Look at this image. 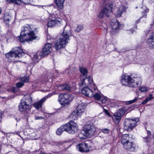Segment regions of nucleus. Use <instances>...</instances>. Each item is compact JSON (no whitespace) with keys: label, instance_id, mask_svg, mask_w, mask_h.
I'll return each instance as SVG.
<instances>
[{"label":"nucleus","instance_id":"obj_1","mask_svg":"<svg viewBox=\"0 0 154 154\" xmlns=\"http://www.w3.org/2000/svg\"><path fill=\"white\" fill-rule=\"evenodd\" d=\"M32 26L28 25L26 26H23L21 29L20 35L19 37L20 41L22 42L25 41L30 42L36 39L37 36L36 34L37 29H33Z\"/></svg>","mask_w":154,"mask_h":154},{"label":"nucleus","instance_id":"obj_2","mask_svg":"<svg viewBox=\"0 0 154 154\" xmlns=\"http://www.w3.org/2000/svg\"><path fill=\"white\" fill-rule=\"evenodd\" d=\"M79 85L82 89V93L89 97H92L93 92L87 87L90 86L91 88H94L95 91L96 90L95 84L93 82L92 77L91 75H89L87 78H84L79 83Z\"/></svg>","mask_w":154,"mask_h":154},{"label":"nucleus","instance_id":"obj_3","mask_svg":"<svg viewBox=\"0 0 154 154\" xmlns=\"http://www.w3.org/2000/svg\"><path fill=\"white\" fill-rule=\"evenodd\" d=\"M141 79L140 77L134 76L132 74L131 75H123L121 80L123 85L132 88L137 87L141 83Z\"/></svg>","mask_w":154,"mask_h":154},{"label":"nucleus","instance_id":"obj_4","mask_svg":"<svg viewBox=\"0 0 154 154\" xmlns=\"http://www.w3.org/2000/svg\"><path fill=\"white\" fill-rule=\"evenodd\" d=\"M72 36L70 30L66 31L64 29L63 33L57 38L54 46L56 50L64 48L68 43L70 37Z\"/></svg>","mask_w":154,"mask_h":154},{"label":"nucleus","instance_id":"obj_5","mask_svg":"<svg viewBox=\"0 0 154 154\" xmlns=\"http://www.w3.org/2000/svg\"><path fill=\"white\" fill-rule=\"evenodd\" d=\"M128 135L124 134L122 135L121 142L124 148L131 152L135 150V145L134 142L130 140Z\"/></svg>","mask_w":154,"mask_h":154},{"label":"nucleus","instance_id":"obj_6","mask_svg":"<svg viewBox=\"0 0 154 154\" xmlns=\"http://www.w3.org/2000/svg\"><path fill=\"white\" fill-rule=\"evenodd\" d=\"M24 52L20 47H16L13 49V51L5 54L6 57L10 60H12L14 58H20L24 55Z\"/></svg>","mask_w":154,"mask_h":154},{"label":"nucleus","instance_id":"obj_7","mask_svg":"<svg viewBox=\"0 0 154 154\" xmlns=\"http://www.w3.org/2000/svg\"><path fill=\"white\" fill-rule=\"evenodd\" d=\"M138 118H135L134 119H125L124 128L125 130L128 131H131L137 125V123L139 121Z\"/></svg>","mask_w":154,"mask_h":154},{"label":"nucleus","instance_id":"obj_8","mask_svg":"<svg viewBox=\"0 0 154 154\" xmlns=\"http://www.w3.org/2000/svg\"><path fill=\"white\" fill-rule=\"evenodd\" d=\"M58 100L62 105L69 104L73 99V95L68 94H61L58 96Z\"/></svg>","mask_w":154,"mask_h":154},{"label":"nucleus","instance_id":"obj_9","mask_svg":"<svg viewBox=\"0 0 154 154\" xmlns=\"http://www.w3.org/2000/svg\"><path fill=\"white\" fill-rule=\"evenodd\" d=\"M112 5L110 3H108L105 5L104 8L101 10L98 15V17L100 19L104 17H109L112 13Z\"/></svg>","mask_w":154,"mask_h":154},{"label":"nucleus","instance_id":"obj_10","mask_svg":"<svg viewBox=\"0 0 154 154\" xmlns=\"http://www.w3.org/2000/svg\"><path fill=\"white\" fill-rule=\"evenodd\" d=\"M110 24L112 29L111 32L113 34H116L124 26L123 24H120L115 18L112 19L111 21Z\"/></svg>","mask_w":154,"mask_h":154},{"label":"nucleus","instance_id":"obj_11","mask_svg":"<svg viewBox=\"0 0 154 154\" xmlns=\"http://www.w3.org/2000/svg\"><path fill=\"white\" fill-rule=\"evenodd\" d=\"M66 131L69 133L73 134L79 130V127L77 124L73 121H70L65 124Z\"/></svg>","mask_w":154,"mask_h":154},{"label":"nucleus","instance_id":"obj_12","mask_svg":"<svg viewBox=\"0 0 154 154\" xmlns=\"http://www.w3.org/2000/svg\"><path fill=\"white\" fill-rule=\"evenodd\" d=\"M83 132L88 137L94 134L96 130L94 125L92 124H87L85 125L82 129Z\"/></svg>","mask_w":154,"mask_h":154},{"label":"nucleus","instance_id":"obj_13","mask_svg":"<svg viewBox=\"0 0 154 154\" xmlns=\"http://www.w3.org/2000/svg\"><path fill=\"white\" fill-rule=\"evenodd\" d=\"M125 113L122 109H120L115 113L112 116V119L114 122L116 124H118L120 122L121 117Z\"/></svg>","mask_w":154,"mask_h":154},{"label":"nucleus","instance_id":"obj_14","mask_svg":"<svg viewBox=\"0 0 154 154\" xmlns=\"http://www.w3.org/2000/svg\"><path fill=\"white\" fill-rule=\"evenodd\" d=\"M61 20L59 18H55L49 17L48 22V25L49 27H52L54 26L60 25L61 24Z\"/></svg>","mask_w":154,"mask_h":154},{"label":"nucleus","instance_id":"obj_15","mask_svg":"<svg viewBox=\"0 0 154 154\" xmlns=\"http://www.w3.org/2000/svg\"><path fill=\"white\" fill-rule=\"evenodd\" d=\"M92 97L94 98L95 100H96L97 103L100 104L102 103H105L107 101L106 98L98 93L93 92Z\"/></svg>","mask_w":154,"mask_h":154},{"label":"nucleus","instance_id":"obj_16","mask_svg":"<svg viewBox=\"0 0 154 154\" xmlns=\"http://www.w3.org/2000/svg\"><path fill=\"white\" fill-rule=\"evenodd\" d=\"M19 109L20 112L26 114L30 111L31 106L30 105H28L20 101L19 105Z\"/></svg>","mask_w":154,"mask_h":154},{"label":"nucleus","instance_id":"obj_17","mask_svg":"<svg viewBox=\"0 0 154 154\" xmlns=\"http://www.w3.org/2000/svg\"><path fill=\"white\" fill-rule=\"evenodd\" d=\"M53 94H50L45 96L42 99L34 103L33 104V106L37 109H38L39 108H42L43 103L45 100L49 97H51Z\"/></svg>","mask_w":154,"mask_h":154},{"label":"nucleus","instance_id":"obj_18","mask_svg":"<svg viewBox=\"0 0 154 154\" xmlns=\"http://www.w3.org/2000/svg\"><path fill=\"white\" fill-rule=\"evenodd\" d=\"M76 147L79 151L82 152H87L90 151V146L85 142H83L76 146Z\"/></svg>","mask_w":154,"mask_h":154},{"label":"nucleus","instance_id":"obj_19","mask_svg":"<svg viewBox=\"0 0 154 154\" xmlns=\"http://www.w3.org/2000/svg\"><path fill=\"white\" fill-rule=\"evenodd\" d=\"M51 47V44H46L43 48L42 51L40 52V56L44 57L48 54L50 52Z\"/></svg>","mask_w":154,"mask_h":154},{"label":"nucleus","instance_id":"obj_20","mask_svg":"<svg viewBox=\"0 0 154 154\" xmlns=\"http://www.w3.org/2000/svg\"><path fill=\"white\" fill-rule=\"evenodd\" d=\"M9 3H13L17 5H20L22 3L25 4H28L31 3L33 0H7Z\"/></svg>","mask_w":154,"mask_h":154},{"label":"nucleus","instance_id":"obj_21","mask_svg":"<svg viewBox=\"0 0 154 154\" xmlns=\"http://www.w3.org/2000/svg\"><path fill=\"white\" fill-rule=\"evenodd\" d=\"M146 43L152 49H154V34H152L149 36L146 41Z\"/></svg>","mask_w":154,"mask_h":154},{"label":"nucleus","instance_id":"obj_22","mask_svg":"<svg viewBox=\"0 0 154 154\" xmlns=\"http://www.w3.org/2000/svg\"><path fill=\"white\" fill-rule=\"evenodd\" d=\"M20 101L28 105H30L32 102V98L29 95H26L24 96L23 99L21 100Z\"/></svg>","mask_w":154,"mask_h":154},{"label":"nucleus","instance_id":"obj_23","mask_svg":"<svg viewBox=\"0 0 154 154\" xmlns=\"http://www.w3.org/2000/svg\"><path fill=\"white\" fill-rule=\"evenodd\" d=\"M126 9L125 6L121 5L119 7V10L116 13V15L117 17H121L123 12H125Z\"/></svg>","mask_w":154,"mask_h":154},{"label":"nucleus","instance_id":"obj_24","mask_svg":"<svg viewBox=\"0 0 154 154\" xmlns=\"http://www.w3.org/2000/svg\"><path fill=\"white\" fill-rule=\"evenodd\" d=\"M85 107L84 103L80 104L75 111L80 115L84 111Z\"/></svg>","mask_w":154,"mask_h":154},{"label":"nucleus","instance_id":"obj_25","mask_svg":"<svg viewBox=\"0 0 154 154\" xmlns=\"http://www.w3.org/2000/svg\"><path fill=\"white\" fill-rule=\"evenodd\" d=\"M64 1L65 0H54L56 5L60 9L63 8Z\"/></svg>","mask_w":154,"mask_h":154},{"label":"nucleus","instance_id":"obj_26","mask_svg":"<svg viewBox=\"0 0 154 154\" xmlns=\"http://www.w3.org/2000/svg\"><path fill=\"white\" fill-rule=\"evenodd\" d=\"M66 126L65 124L57 129L56 131V134L58 135H60L63 131H66Z\"/></svg>","mask_w":154,"mask_h":154},{"label":"nucleus","instance_id":"obj_27","mask_svg":"<svg viewBox=\"0 0 154 154\" xmlns=\"http://www.w3.org/2000/svg\"><path fill=\"white\" fill-rule=\"evenodd\" d=\"M58 89L60 91H69L70 90V87L69 85L65 84L59 86Z\"/></svg>","mask_w":154,"mask_h":154},{"label":"nucleus","instance_id":"obj_28","mask_svg":"<svg viewBox=\"0 0 154 154\" xmlns=\"http://www.w3.org/2000/svg\"><path fill=\"white\" fill-rule=\"evenodd\" d=\"M142 8L144 9V11H143L142 12V14H144V15L143 16L140 17L138 20L136 21L135 23H136V24H137L140 22V19H141L142 17H145L146 16L147 14L146 13L148 12L149 11V9L148 8H146V7H142Z\"/></svg>","mask_w":154,"mask_h":154},{"label":"nucleus","instance_id":"obj_29","mask_svg":"<svg viewBox=\"0 0 154 154\" xmlns=\"http://www.w3.org/2000/svg\"><path fill=\"white\" fill-rule=\"evenodd\" d=\"M80 115L75 110L70 115L69 117L72 120H75Z\"/></svg>","mask_w":154,"mask_h":154},{"label":"nucleus","instance_id":"obj_30","mask_svg":"<svg viewBox=\"0 0 154 154\" xmlns=\"http://www.w3.org/2000/svg\"><path fill=\"white\" fill-rule=\"evenodd\" d=\"M79 70L81 73L83 75V76L84 77V78H82L83 79L84 78H88L86 77L87 76V74L88 73V71L86 68L80 67Z\"/></svg>","mask_w":154,"mask_h":154},{"label":"nucleus","instance_id":"obj_31","mask_svg":"<svg viewBox=\"0 0 154 154\" xmlns=\"http://www.w3.org/2000/svg\"><path fill=\"white\" fill-rule=\"evenodd\" d=\"M65 72L70 76L74 74V72L73 71V69L72 68L70 67L68 69L65 70Z\"/></svg>","mask_w":154,"mask_h":154},{"label":"nucleus","instance_id":"obj_32","mask_svg":"<svg viewBox=\"0 0 154 154\" xmlns=\"http://www.w3.org/2000/svg\"><path fill=\"white\" fill-rule=\"evenodd\" d=\"M84 28V27L83 25L82 24L77 25L76 29L75 30V31L76 32H79L82 30Z\"/></svg>","mask_w":154,"mask_h":154},{"label":"nucleus","instance_id":"obj_33","mask_svg":"<svg viewBox=\"0 0 154 154\" xmlns=\"http://www.w3.org/2000/svg\"><path fill=\"white\" fill-rule=\"evenodd\" d=\"M83 130H82L81 133L79 134V137L81 139H85L88 137L85 133H83Z\"/></svg>","mask_w":154,"mask_h":154},{"label":"nucleus","instance_id":"obj_34","mask_svg":"<svg viewBox=\"0 0 154 154\" xmlns=\"http://www.w3.org/2000/svg\"><path fill=\"white\" fill-rule=\"evenodd\" d=\"M32 60L35 63L38 62L39 61L38 55L37 54H34L32 58Z\"/></svg>","mask_w":154,"mask_h":154},{"label":"nucleus","instance_id":"obj_35","mask_svg":"<svg viewBox=\"0 0 154 154\" xmlns=\"http://www.w3.org/2000/svg\"><path fill=\"white\" fill-rule=\"evenodd\" d=\"M29 76L24 77L22 78L21 79V81L23 82H29Z\"/></svg>","mask_w":154,"mask_h":154},{"label":"nucleus","instance_id":"obj_36","mask_svg":"<svg viewBox=\"0 0 154 154\" xmlns=\"http://www.w3.org/2000/svg\"><path fill=\"white\" fill-rule=\"evenodd\" d=\"M138 98L137 97H135L133 100H130L127 102L126 103L127 104H130L134 103L137 101Z\"/></svg>","mask_w":154,"mask_h":154},{"label":"nucleus","instance_id":"obj_37","mask_svg":"<svg viewBox=\"0 0 154 154\" xmlns=\"http://www.w3.org/2000/svg\"><path fill=\"white\" fill-rule=\"evenodd\" d=\"M139 90L141 92H146L148 90L147 88L144 87H140Z\"/></svg>","mask_w":154,"mask_h":154},{"label":"nucleus","instance_id":"obj_38","mask_svg":"<svg viewBox=\"0 0 154 154\" xmlns=\"http://www.w3.org/2000/svg\"><path fill=\"white\" fill-rule=\"evenodd\" d=\"M143 138L144 139V141L147 143H149L151 140V137L149 136Z\"/></svg>","mask_w":154,"mask_h":154},{"label":"nucleus","instance_id":"obj_39","mask_svg":"<svg viewBox=\"0 0 154 154\" xmlns=\"http://www.w3.org/2000/svg\"><path fill=\"white\" fill-rule=\"evenodd\" d=\"M11 18V17L9 16H5V17H4V21H5V23L6 24H8L7 22L9 21L10 20Z\"/></svg>","mask_w":154,"mask_h":154},{"label":"nucleus","instance_id":"obj_40","mask_svg":"<svg viewBox=\"0 0 154 154\" xmlns=\"http://www.w3.org/2000/svg\"><path fill=\"white\" fill-rule=\"evenodd\" d=\"M24 85L23 83L21 81L20 82H18L16 84V86L17 88H20L23 86Z\"/></svg>","mask_w":154,"mask_h":154},{"label":"nucleus","instance_id":"obj_41","mask_svg":"<svg viewBox=\"0 0 154 154\" xmlns=\"http://www.w3.org/2000/svg\"><path fill=\"white\" fill-rule=\"evenodd\" d=\"M102 131L104 133L108 134L109 132V130L107 128L102 129Z\"/></svg>","mask_w":154,"mask_h":154},{"label":"nucleus","instance_id":"obj_42","mask_svg":"<svg viewBox=\"0 0 154 154\" xmlns=\"http://www.w3.org/2000/svg\"><path fill=\"white\" fill-rule=\"evenodd\" d=\"M35 120H42L44 119V118L42 116H35Z\"/></svg>","mask_w":154,"mask_h":154},{"label":"nucleus","instance_id":"obj_43","mask_svg":"<svg viewBox=\"0 0 154 154\" xmlns=\"http://www.w3.org/2000/svg\"><path fill=\"white\" fill-rule=\"evenodd\" d=\"M153 95L151 94H150L149 95V96L148 97L146 98V99L147 100L149 101L150 100H151L153 98L152 97Z\"/></svg>","mask_w":154,"mask_h":154},{"label":"nucleus","instance_id":"obj_44","mask_svg":"<svg viewBox=\"0 0 154 154\" xmlns=\"http://www.w3.org/2000/svg\"><path fill=\"white\" fill-rule=\"evenodd\" d=\"M45 7L47 8L49 11H50V10L51 9H55V8L53 6H45Z\"/></svg>","mask_w":154,"mask_h":154},{"label":"nucleus","instance_id":"obj_45","mask_svg":"<svg viewBox=\"0 0 154 154\" xmlns=\"http://www.w3.org/2000/svg\"><path fill=\"white\" fill-rule=\"evenodd\" d=\"M104 112L108 116H110V114L108 112V110L106 109H104L103 110Z\"/></svg>","mask_w":154,"mask_h":154},{"label":"nucleus","instance_id":"obj_46","mask_svg":"<svg viewBox=\"0 0 154 154\" xmlns=\"http://www.w3.org/2000/svg\"><path fill=\"white\" fill-rule=\"evenodd\" d=\"M148 101L146 99L144 101H143L142 102V104H145L147 102H148Z\"/></svg>","mask_w":154,"mask_h":154},{"label":"nucleus","instance_id":"obj_47","mask_svg":"<svg viewBox=\"0 0 154 154\" xmlns=\"http://www.w3.org/2000/svg\"><path fill=\"white\" fill-rule=\"evenodd\" d=\"M147 133L148 134V136H149V135H151V132L149 131H147Z\"/></svg>","mask_w":154,"mask_h":154},{"label":"nucleus","instance_id":"obj_48","mask_svg":"<svg viewBox=\"0 0 154 154\" xmlns=\"http://www.w3.org/2000/svg\"><path fill=\"white\" fill-rule=\"evenodd\" d=\"M128 33L129 34H132L133 33V32L132 31V30H129L128 31Z\"/></svg>","mask_w":154,"mask_h":154},{"label":"nucleus","instance_id":"obj_49","mask_svg":"<svg viewBox=\"0 0 154 154\" xmlns=\"http://www.w3.org/2000/svg\"><path fill=\"white\" fill-rule=\"evenodd\" d=\"M13 134H17V135H19V133H18V132H15L13 133Z\"/></svg>","mask_w":154,"mask_h":154},{"label":"nucleus","instance_id":"obj_50","mask_svg":"<svg viewBox=\"0 0 154 154\" xmlns=\"http://www.w3.org/2000/svg\"><path fill=\"white\" fill-rule=\"evenodd\" d=\"M39 154H47L46 153H45L44 152H40L39 153Z\"/></svg>","mask_w":154,"mask_h":154},{"label":"nucleus","instance_id":"obj_51","mask_svg":"<svg viewBox=\"0 0 154 154\" xmlns=\"http://www.w3.org/2000/svg\"><path fill=\"white\" fill-rule=\"evenodd\" d=\"M2 13V10L0 9V14H1Z\"/></svg>","mask_w":154,"mask_h":154},{"label":"nucleus","instance_id":"obj_52","mask_svg":"<svg viewBox=\"0 0 154 154\" xmlns=\"http://www.w3.org/2000/svg\"><path fill=\"white\" fill-rule=\"evenodd\" d=\"M152 137H153V138L154 139V134L152 135Z\"/></svg>","mask_w":154,"mask_h":154},{"label":"nucleus","instance_id":"obj_53","mask_svg":"<svg viewBox=\"0 0 154 154\" xmlns=\"http://www.w3.org/2000/svg\"><path fill=\"white\" fill-rule=\"evenodd\" d=\"M137 8H138V7H137H137H135V8H136V9H137Z\"/></svg>","mask_w":154,"mask_h":154},{"label":"nucleus","instance_id":"obj_54","mask_svg":"<svg viewBox=\"0 0 154 154\" xmlns=\"http://www.w3.org/2000/svg\"><path fill=\"white\" fill-rule=\"evenodd\" d=\"M1 88V86L0 85V88Z\"/></svg>","mask_w":154,"mask_h":154}]
</instances>
